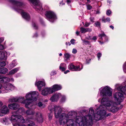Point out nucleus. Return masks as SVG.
<instances>
[{
	"instance_id": "9d476101",
	"label": "nucleus",
	"mask_w": 126,
	"mask_h": 126,
	"mask_svg": "<svg viewBox=\"0 0 126 126\" xmlns=\"http://www.w3.org/2000/svg\"><path fill=\"white\" fill-rule=\"evenodd\" d=\"M45 15L46 18L52 22H53L57 18L55 13L51 11H47Z\"/></svg>"
},
{
	"instance_id": "c756f323",
	"label": "nucleus",
	"mask_w": 126,
	"mask_h": 126,
	"mask_svg": "<svg viewBox=\"0 0 126 126\" xmlns=\"http://www.w3.org/2000/svg\"><path fill=\"white\" fill-rule=\"evenodd\" d=\"M5 57V53L3 52L0 51V60L3 59Z\"/></svg>"
},
{
	"instance_id": "58836bf2",
	"label": "nucleus",
	"mask_w": 126,
	"mask_h": 126,
	"mask_svg": "<svg viewBox=\"0 0 126 126\" xmlns=\"http://www.w3.org/2000/svg\"><path fill=\"white\" fill-rule=\"evenodd\" d=\"M99 36L101 37V39H103V38H107V37H106V35L104 34H100L99 35Z\"/></svg>"
},
{
	"instance_id": "f704fd0d",
	"label": "nucleus",
	"mask_w": 126,
	"mask_h": 126,
	"mask_svg": "<svg viewBox=\"0 0 126 126\" xmlns=\"http://www.w3.org/2000/svg\"><path fill=\"white\" fill-rule=\"evenodd\" d=\"M83 45H89L90 44V42L88 40H82Z\"/></svg>"
},
{
	"instance_id": "13d9d810",
	"label": "nucleus",
	"mask_w": 126,
	"mask_h": 126,
	"mask_svg": "<svg viewBox=\"0 0 126 126\" xmlns=\"http://www.w3.org/2000/svg\"><path fill=\"white\" fill-rule=\"evenodd\" d=\"M4 48V47L3 45L0 44V50L3 49Z\"/></svg>"
},
{
	"instance_id": "a19ab883",
	"label": "nucleus",
	"mask_w": 126,
	"mask_h": 126,
	"mask_svg": "<svg viewBox=\"0 0 126 126\" xmlns=\"http://www.w3.org/2000/svg\"><path fill=\"white\" fill-rule=\"evenodd\" d=\"M6 65L5 62L3 61L0 62V67H1L4 66Z\"/></svg>"
},
{
	"instance_id": "e433bc0d",
	"label": "nucleus",
	"mask_w": 126,
	"mask_h": 126,
	"mask_svg": "<svg viewBox=\"0 0 126 126\" xmlns=\"http://www.w3.org/2000/svg\"><path fill=\"white\" fill-rule=\"evenodd\" d=\"M28 122L29 123V124H28V126H33V125H35L34 123L31 120H28Z\"/></svg>"
},
{
	"instance_id": "393cba45",
	"label": "nucleus",
	"mask_w": 126,
	"mask_h": 126,
	"mask_svg": "<svg viewBox=\"0 0 126 126\" xmlns=\"http://www.w3.org/2000/svg\"><path fill=\"white\" fill-rule=\"evenodd\" d=\"M16 63L15 62V61H13L9 64V69H11L16 66Z\"/></svg>"
},
{
	"instance_id": "473e14b6",
	"label": "nucleus",
	"mask_w": 126,
	"mask_h": 126,
	"mask_svg": "<svg viewBox=\"0 0 126 126\" xmlns=\"http://www.w3.org/2000/svg\"><path fill=\"white\" fill-rule=\"evenodd\" d=\"M123 89H124L123 91H126V85L125 86H123L122 87H119L117 88V90H120L121 91H123Z\"/></svg>"
},
{
	"instance_id": "7ed1b4c3",
	"label": "nucleus",
	"mask_w": 126,
	"mask_h": 126,
	"mask_svg": "<svg viewBox=\"0 0 126 126\" xmlns=\"http://www.w3.org/2000/svg\"><path fill=\"white\" fill-rule=\"evenodd\" d=\"M95 114L92 108L89 109L88 114L83 116H82L77 117L76 121L79 126H92L93 124V120L94 119Z\"/></svg>"
},
{
	"instance_id": "f3484780",
	"label": "nucleus",
	"mask_w": 126,
	"mask_h": 126,
	"mask_svg": "<svg viewBox=\"0 0 126 126\" xmlns=\"http://www.w3.org/2000/svg\"><path fill=\"white\" fill-rule=\"evenodd\" d=\"M50 88L53 93L55 91L61 90L62 88V87L60 85L55 84Z\"/></svg>"
},
{
	"instance_id": "f03ea898",
	"label": "nucleus",
	"mask_w": 126,
	"mask_h": 126,
	"mask_svg": "<svg viewBox=\"0 0 126 126\" xmlns=\"http://www.w3.org/2000/svg\"><path fill=\"white\" fill-rule=\"evenodd\" d=\"M53 109H50V110H53L54 111V113L55 117L56 118L59 117V121L60 124L61 125H64L66 123L69 119L71 118L73 115H75V111H71L69 112L67 114L64 113L61 114L62 110L60 107L56 106H53L52 107Z\"/></svg>"
},
{
	"instance_id": "09e8293b",
	"label": "nucleus",
	"mask_w": 126,
	"mask_h": 126,
	"mask_svg": "<svg viewBox=\"0 0 126 126\" xmlns=\"http://www.w3.org/2000/svg\"><path fill=\"white\" fill-rule=\"evenodd\" d=\"M91 23L90 22H86L85 23V24L84 26L85 27H87Z\"/></svg>"
},
{
	"instance_id": "c85d7f7f",
	"label": "nucleus",
	"mask_w": 126,
	"mask_h": 126,
	"mask_svg": "<svg viewBox=\"0 0 126 126\" xmlns=\"http://www.w3.org/2000/svg\"><path fill=\"white\" fill-rule=\"evenodd\" d=\"M3 83L8 82H9L10 80L8 77H3Z\"/></svg>"
},
{
	"instance_id": "bf43d9fd",
	"label": "nucleus",
	"mask_w": 126,
	"mask_h": 126,
	"mask_svg": "<svg viewBox=\"0 0 126 126\" xmlns=\"http://www.w3.org/2000/svg\"><path fill=\"white\" fill-rule=\"evenodd\" d=\"M90 21L92 22H94V17H91L90 18Z\"/></svg>"
},
{
	"instance_id": "412c9836",
	"label": "nucleus",
	"mask_w": 126,
	"mask_h": 126,
	"mask_svg": "<svg viewBox=\"0 0 126 126\" xmlns=\"http://www.w3.org/2000/svg\"><path fill=\"white\" fill-rule=\"evenodd\" d=\"M18 69V68H16L12 70L9 72L8 74L9 75H10L15 74L17 72Z\"/></svg>"
},
{
	"instance_id": "aec40b11",
	"label": "nucleus",
	"mask_w": 126,
	"mask_h": 126,
	"mask_svg": "<svg viewBox=\"0 0 126 126\" xmlns=\"http://www.w3.org/2000/svg\"><path fill=\"white\" fill-rule=\"evenodd\" d=\"M8 71V69L5 67L0 68V74H5Z\"/></svg>"
},
{
	"instance_id": "f8f14e48",
	"label": "nucleus",
	"mask_w": 126,
	"mask_h": 126,
	"mask_svg": "<svg viewBox=\"0 0 126 126\" xmlns=\"http://www.w3.org/2000/svg\"><path fill=\"white\" fill-rule=\"evenodd\" d=\"M14 86L11 84L9 83L6 84L4 85L3 87L2 86L0 91L1 92L4 93H7L9 90H11Z\"/></svg>"
},
{
	"instance_id": "774afa93",
	"label": "nucleus",
	"mask_w": 126,
	"mask_h": 126,
	"mask_svg": "<svg viewBox=\"0 0 126 126\" xmlns=\"http://www.w3.org/2000/svg\"><path fill=\"white\" fill-rule=\"evenodd\" d=\"M69 72V71L68 70H67L66 71H64V73L65 74H66L68 72Z\"/></svg>"
},
{
	"instance_id": "39448f33",
	"label": "nucleus",
	"mask_w": 126,
	"mask_h": 126,
	"mask_svg": "<svg viewBox=\"0 0 126 126\" xmlns=\"http://www.w3.org/2000/svg\"><path fill=\"white\" fill-rule=\"evenodd\" d=\"M8 1L13 5L12 8L20 14L22 17L24 18V6L23 3L15 0H8Z\"/></svg>"
},
{
	"instance_id": "5701e85b",
	"label": "nucleus",
	"mask_w": 126,
	"mask_h": 126,
	"mask_svg": "<svg viewBox=\"0 0 126 126\" xmlns=\"http://www.w3.org/2000/svg\"><path fill=\"white\" fill-rule=\"evenodd\" d=\"M80 31L81 33H84L87 32H91L92 29H85L81 27L80 28Z\"/></svg>"
},
{
	"instance_id": "680f3d73",
	"label": "nucleus",
	"mask_w": 126,
	"mask_h": 126,
	"mask_svg": "<svg viewBox=\"0 0 126 126\" xmlns=\"http://www.w3.org/2000/svg\"><path fill=\"white\" fill-rule=\"evenodd\" d=\"M3 114L2 113V110L1 109H0V116H3Z\"/></svg>"
},
{
	"instance_id": "a878e982",
	"label": "nucleus",
	"mask_w": 126,
	"mask_h": 126,
	"mask_svg": "<svg viewBox=\"0 0 126 126\" xmlns=\"http://www.w3.org/2000/svg\"><path fill=\"white\" fill-rule=\"evenodd\" d=\"M102 20L103 22L105 23L107 22H110V18L107 17L106 18L105 16H103L102 17Z\"/></svg>"
},
{
	"instance_id": "a211bd4d",
	"label": "nucleus",
	"mask_w": 126,
	"mask_h": 126,
	"mask_svg": "<svg viewBox=\"0 0 126 126\" xmlns=\"http://www.w3.org/2000/svg\"><path fill=\"white\" fill-rule=\"evenodd\" d=\"M2 111L3 114H7V113L9 112V110L7 107L5 105L4 106L2 107Z\"/></svg>"
},
{
	"instance_id": "0eeeda50",
	"label": "nucleus",
	"mask_w": 126,
	"mask_h": 126,
	"mask_svg": "<svg viewBox=\"0 0 126 126\" xmlns=\"http://www.w3.org/2000/svg\"><path fill=\"white\" fill-rule=\"evenodd\" d=\"M100 89V94L102 96H110L112 95V89L108 86H106L104 87L101 88Z\"/></svg>"
},
{
	"instance_id": "c9c22d12",
	"label": "nucleus",
	"mask_w": 126,
	"mask_h": 126,
	"mask_svg": "<svg viewBox=\"0 0 126 126\" xmlns=\"http://www.w3.org/2000/svg\"><path fill=\"white\" fill-rule=\"evenodd\" d=\"M40 117L38 118L37 121L40 123H41L43 122V119L41 113H40Z\"/></svg>"
},
{
	"instance_id": "4468645a",
	"label": "nucleus",
	"mask_w": 126,
	"mask_h": 126,
	"mask_svg": "<svg viewBox=\"0 0 126 126\" xmlns=\"http://www.w3.org/2000/svg\"><path fill=\"white\" fill-rule=\"evenodd\" d=\"M35 85L37 86L38 89L40 91L41 90L42 87L45 86V82L42 81L36 82L35 83Z\"/></svg>"
},
{
	"instance_id": "cd10ccee",
	"label": "nucleus",
	"mask_w": 126,
	"mask_h": 126,
	"mask_svg": "<svg viewBox=\"0 0 126 126\" xmlns=\"http://www.w3.org/2000/svg\"><path fill=\"white\" fill-rule=\"evenodd\" d=\"M81 68H80V66H74V68L73 70L75 71H80L83 68V66L82 65H81Z\"/></svg>"
},
{
	"instance_id": "37998d69",
	"label": "nucleus",
	"mask_w": 126,
	"mask_h": 126,
	"mask_svg": "<svg viewBox=\"0 0 126 126\" xmlns=\"http://www.w3.org/2000/svg\"><path fill=\"white\" fill-rule=\"evenodd\" d=\"M95 25L96 27H100L101 24L100 22L99 21H97L96 22H95Z\"/></svg>"
},
{
	"instance_id": "6ab92c4d",
	"label": "nucleus",
	"mask_w": 126,
	"mask_h": 126,
	"mask_svg": "<svg viewBox=\"0 0 126 126\" xmlns=\"http://www.w3.org/2000/svg\"><path fill=\"white\" fill-rule=\"evenodd\" d=\"M24 19L27 21H29L30 19V16L28 13L24 12Z\"/></svg>"
},
{
	"instance_id": "b1692460",
	"label": "nucleus",
	"mask_w": 126,
	"mask_h": 126,
	"mask_svg": "<svg viewBox=\"0 0 126 126\" xmlns=\"http://www.w3.org/2000/svg\"><path fill=\"white\" fill-rule=\"evenodd\" d=\"M53 106H55V105H52V106H51V107H52V108L51 109V107L50 106H49L48 107V109L50 110V113L48 115V117H49V120H51L52 118V111H54V110H50V109H53V107H53Z\"/></svg>"
},
{
	"instance_id": "603ef678",
	"label": "nucleus",
	"mask_w": 126,
	"mask_h": 126,
	"mask_svg": "<svg viewBox=\"0 0 126 126\" xmlns=\"http://www.w3.org/2000/svg\"><path fill=\"white\" fill-rule=\"evenodd\" d=\"M2 122L4 123V122H7V118H5L2 119Z\"/></svg>"
},
{
	"instance_id": "69168bd1",
	"label": "nucleus",
	"mask_w": 126,
	"mask_h": 126,
	"mask_svg": "<svg viewBox=\"0 0 126 126\" xmlns=\"http://www.w3.org/2000/svg\"><path fill=\"white\" fill-rule=\"evenodd\" d=\"M67 2L68 4L70 3L71 2V1L70 0H67Z\"/></svg>"
},
{
	"instance_id": "79ce46f5",
	"label": "nucleus",
	"mask_w": 126,
	"mask_h": 126,
	"mask_svg": "<svg viewBox=\"0 0 126 126\" xmlns=\"http://www.w3.org/2000/svg\"><path fill=\"white\" fill-rule=\"evenodd\" d=\"M11 102H18V98L14 97L12 98Z\"/></svg>"
},
{
	"instance_id": "9b49d317",
	"label": "nucleus",
	"mask_w": 126,
	"mask_h": 126,
	"mask_svg": "<svg viewBox=\"0 0 126 126\" xmlns=\"http://www.w3.org/2000/svg\"><path fill=\"white\" fill-rule=\"evenodd\" d=\"M123 92H118L115 93L114 95V97L115 100L117 102L119 103L123 101L124 99L123 94Z\"/></svg>"
},
{
	"instance_id": "4d7b16f0",
	"label": "nucleus",
	"mask_w": 126,
	"mask_h": 126,
	"mask_svg": "<svg viewBox=\"0 0 126 126\" xmlns=\"http://www.w3.org/2000/svg\"><path fill=\"white\" fill-rule=\"evenodd\" d=\"M38 105L39 107H40L43 106V104L41 102H39L38 103Z\"/></svg>"
},
{
	"instance_id": "1a4fd4ad",
	"label": "nucleus",
	"mask_w": 126,
	"mask_h": 126,
	"mask_svg": "<svg viewBox=\"0 0 126 126\" xmlns=\"http://www.w3.org/2000/svg\"><path fill=\"white\" fill-rule=\"evenodd\" d=\"M75 115L73 116L70 119H69L67 122V126H77V123H78L76 121V119L77 117L81 116L79 115V113H77L75 111Z\"/></svg>"
},
{
	"instance_id": "ea45409f",
	"label": "nucleus",
	"mask_w": 126,
	"mask_h": 126,
	"mask_svg": "<svg viewBox=\"0 0 126 126\" xmlns=\"http://www.w3.org/2000/svg\"><path fill=\"white\" fill-rule=\"evenodd\" d=\"M74 65L72 63L70 64L68 66V68L70 70H72L74 69Z\"/></svg>"
},
{
	"instance_id": "ddd939ff",
	"label": "nucleus",
	"mask_w": 126,
	"mask_h": 126,
	"mask_svg": "<svg viewBox=\"0 0 126 126\" xmlns=\"http://www.w3.org/2000/svg\"><path fill=\"white\" fill-rule=\"evenodd\" d=\"M51 88H46L43 90L42 92V94L44 96H46L48 94L52 93Z\"/></svg>"
},
{
	"instance_id": "4c0bfd02",
	"label": "nucleus",
	"mask_w": 126,
	"mask_h": 126,
	"mask_svg": "<svg viewBox=\"0 0 126 126\" xmlns=\"http://www.w3.org/2000/svg\"><path fill=\"white\" fill-rule=\"evenodd\" d=\"M18 102L21 103H24V97H21L18 98Z\"/></svg>"
},
{
	"instance_id": "6e6552de",
	"label": "nucleus",
	"mask_w": 126,
	"mask_h": 126,
	"mask_svg": "<svg viewBox=\"0 0 126 126\" xmlns=\"http://www.w3.org/2000/svg\"><path fill=\"white\" fill-rule=\"evenodd\" d=\"M12 114L11 118V120L12 122L16 123H19L20 121H22V123L24 121V118L22 116L16 114L14 112H13Z\"/></svg>"
},
{
	"instance_id": "423d86ee",
	"label": "nucleus",
	"mask_w": 126,
	"mask_h": 126,
	"mask_svg": "<svg viewBox=\"0 0 126 126\" xmlns=\"http://www.w3.org/2000/svg\"><path fill=\"white\" fill-rule=\"evenodd\" d=\"M31 2V5L36 11L38 12L41 11L42 12L43 11V9L42 8L41 3L38 0H28Z\"/></svg>"
},
{
	"instance_id": "20e7f679",
	"label": "nucleus",
	"mask_w": 126,
	"mask_h": 126,
	"mask_svg": "<svg viewBox=\"0 0 126 126\" xmlns=\"http://www.w3.org/2000/svg\"><path fill=\"white\" fill-rule=\"evenodd\" d=\"M38 95V93L35 91H31L28 93L25 96L26 100H24L25 107L30 109V106L32 105V103L36 100V97Z\"/></svg>"
},
{
	"instance_id": "2f4dec72",
	"label": "nucleus",
	"mask_w": 126,
	"mask_h": 126,
	"mask_svg": "<svg viewBox=\"0 0 126 126\" xmlns=\"http://www.w3.org/2000/svg\"><path fill=\"white\" fill-rule=\"evenodd\" d=\"M20 122L14 124V126H24V121L22 123L21 122L22 121Z\"/></svg>"
},
{
	"instance_id": "3c124183",
	"label": "nucleus",
	"mask_w": 126,
	"mask_h": 126,
	"mask_svg": "<svg viewBox=\"0 0 126 126\" xmlns=\"http://www.w3.org/2000/svg\"><path fill=\"white\" fill-rule=\"evenodd\" d=\"M111 13V11L110 10H108L106 12V14L108 16H110Z\"/></svg>"
},
{
	"instance_id": "de8ad7c7",
	"label": "nucleus",
	"mask_w": 126,
	"mask_h": 126,
	"mask_svg": "<svg viewBox=\"0 0 126 126\" xmlns=\"http://www.w3.org/2000/svg\"><path fill=\"white\" fill-rule=\"evenodd\" d=\"M102 54L100 53H98L97 54V56L98 58V60H99Z\"/></svg>"
},
{
	"instance_id": "052dcab7",
	"label": "nucleus",
	"mask_w": 126,
	"mask_h": 126,
	"mask_svg": "<svg viewBox=\"0 0 126 126\" xmlns=\"http://www.w3.org/2000/svg\"><path fill=\"white\" fill-rule=\"evenodd\" d=\"M123 105H121L120 107H117L118 110H119L121 109L123 107Z\"/></svg>"
},
{
	"instance_id": "0e129e2a",
	"label": "nucleus",
	"mask_w": 126,
	"mask_h": 126,
	"mask_svg": "<svg viewBox=\"0 0 126 126\" xmlns=\"http://www.w3.org/2000/svg\"><path fill=\"white\" fill-rule=\"evenodd\" d=\"M38 34L37 33H35L33 37H37L38 36Z\"/></svg>"
},
{
	"instance_id": "2eb2a0df",
	"label": "nucleus",
	"mask_w": 126,
	"mask_h": 126,
	"mask_svg": "<svg viewBox=\"0 0 126 126\" xmlns=\"http://www.w3.org/2000/svg\"><path fill=\"white\" fill-rule=\"evenodd\" d=\"M61 96L60 94H56L53 95L50 98V100L52 102L56 101Z\"/></svg>"
},
{
	"instance_id": "e2e57ef3",
	"label": "nucleus",
	"mask_w": 126,
	"mask_h": 126,
	"mask_svg": "<svg viewBox=\"0 0 126 126\" xmlns=\"http://www.w3.org/2000/svg\"><path fill=\"white\" fill-rule=\"evenodd\" d=\"M66 44L67 46H70L71 45V43L70 42H66Z\"/></svg>"
},
{
	"instance_id": "864d4df0",
	"label": "nucleus",
	"mask_w": 126,
	"mask_h": 126,
	"mask_svg": "<svg viewBox=\"0 0 126 126\" xmlns=\"http://www.w3.org/2000/svg\"><path fill=\"white\" fill-rule=\"evenodd\" d=\"M92 8V6L90 5H87V8L88 10H90Z\"/></svg>"
},
{
	"instance_id": "bb28decb",
	"label": "nucleus",
	"mask_w": 126,
	"mask_h": 126,
	"mask_svg": "<svg viewBox=\"0 0 126 126\" xmlns=\"http://www.w3.org/2000/svg\"><path fill=\"white\" fill-rule=\"evenodd\" d=\"M26 113L28 115H32L34 113V112L32 110L30 109L26 111Z\"/></svg>"
},
{
	"instance_id": "f257e3e1",
	"label": "nucleus",
	"mask_w": 126,
	"mask_h": 126,
	"mask_svg": "<svg viewBox=\"0 0 126 126\" xmlns=\"http://www.w3.org/2000/svg\"><path fill=\"white\" fill-rule=\"evenodd\" d=\"M101 103L103 105L100 106L97 108L96 110H99L95 114L94 119L98 121L103 119L106 114L105 109L113 112H115L118 111L117 107L113 106H112V102L109 100L107 98H103L101 100Z\"/></svg>"
},
{
	"instance_id": "7c9ffc66",
	"label": "nucleus",
	"mask_w": 126,
	"mask_h": 126,
	"mask_svg": "<svg viewBox=\"0 0 126 126\" xmlns=\"http://www.w3.org/2000/svg\"><path fill=\"white\" fill-rule=\"evenodd\" d=\"M65 64L64 63H61L59 66L60 69L62 71H64L65 70V68L64 67V65Z\"/></svg>"
},
{
	"instance_id": "72a5a7b5",
	"label": "nucleus",
	"mask_w": 126,
	"mask_h": 126,
	"mask_svg": "<svg viewBox=\"0 0 126 126\" xmlns=\"http://www.w3.org/2000/svg\"><path fill=\"white\" fill-rule=\"evenodd\" d=\"M64 58L66 59H68L70 56V54L68 53H65L64 55Z\"/></svg>"
},
{
	"instance_id": "8fccbe9b",
	"label": "nucleus",
	"mask_w": 126,
	"mask_h": 126,
	"mask_svg": "<svg viewBox=\"0 0 126 126\" xmlns=\"http://www.w3.org/2000/svg\"><path fill=\"white\" fill-rule=\"evenodd\" d=\"M65 100V97L64 96H63L61 99V101L62 102H64Z\"/></svg>"
},
{
	"instance_id": "6e6d98bb",
	"label": "nucleus",
	"mask_w": 126,
	"mask_h": 126,
	"mask_svg": "<svg viewBox=\"0 0 126 126\" xmlns=\"http://www.w3.org/2000/svg\"><path fill=\"white\" fill-rule=\"evenodd\" d=\"M77 52V50L76 49L73 48V49L72 52L73 54H76Z\"/></svg>"
},
{
	"instance_id": "a18cd8bd",
	"label": "nucleus",
	"mask_w": 126,
	"mask_h": 126,
	"mask_svg": "<svg viewBox=\"0 0 126 126\" xmlns=\"http://www.w3.org/2000/svg\"><path fill=\"white\" fill-rule=\"evenodd\" d=\"M32 25L35 29H38V26L35 23H33Z\"/></svg>"
},
{
	"instance_id": "338daca9",
	"label": "nucleus",
	"mask_w": 126,
	"mask_h": 126,
	"mask_svg": "<svg viewBox=\"0 0 126 126\" xmlns=\"http://www.w3.org/2000/svg\"><path fill=\"white\" fill-rule=\"evenodd\" d=\"M98 41L102 45V44H103V42L102 41H100V40H99V41Z\"/></svg>"
},
{
	"instance_id": "5fc2aeb1",
	"label": "nucleus",
	"mask_w": 126,
	"mask_h": 126,
	"mask_svg": "<svg viewBox=\"0 0 126 126\" xmlns=\"http://www.w3.org/2000/svg\"><path fill=\"white\" fill-rule=\"evenodd\" d=\"M3 83V77H0V83Z\"/></svg>"
},
{
	"instance_id": "c03bdc74",
	"label": "nucleus",
	"mask_w": 126,
	"mask_h": 126,
	"mask_svg": "<svg viewBox=\"0 0 126 126\" xmlns=\"http://www.w3.org/2000/svg\"><path fill=\"white\" fill-rule=\"evenodd\" d=\"M123 68L124 72L126 73V62L123 65Z\"/></svg>"
},
{
	"instance_id": "dca6fc26",
	"label": "nucleus",
	"mask_w": 126,
	"mask_h": 126,
	"mask_svg": "<svg viewBox=\"0 0 126 126\" xmlns=\"http://www.w3.org/2000/svg\"><path fill=\"white\" fill-rule=\"evenodd\" d=\"M19 107V105L16 103L10 104L8 105V107L10 109L14 110H16Z\"/></svg>"
},
{
	"instance_id": "4be33fe9",
	"label": "nucleus",
	"mask_w": 126,
	"mask_h": 126,
	"mask_svg": "<svg viewBox=\"0 0 126 126\" xmlns=\"http://www.w3.org/2000/svg\"><path fill=\"white\" fill-rule=\"evenodd\" d=\"M15 112L16 113V114H23L24 113V109L22 108H20Z\"/></svg>"
},
{
	"instance_id": "49530a36",
	"label": "nucleus",
	"mask_w": 126,
	"mask_h": 126,
	"mask_svg": "<svg viewBox=\"0 0 126 126\" xmlns=\"http://www.w3.org/2000/svg\"><path fill=\"white\" fill-rule=\"evenodd\" d=\"M70 42L72 45H75V44L77 43V42H76V40H71Z\"/></svg>"
}]
</instances>
